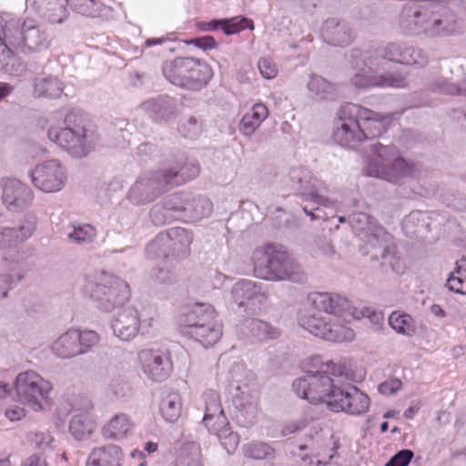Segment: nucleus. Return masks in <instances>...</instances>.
Segmentation results:
<instances>
[{"instance_id":"nucleus-50","label":"nucleus","mask_w":466,"mask_h":466,"mask_svg":"<svg viewBox=\"0 0 466 466\" xmlns=\"http://www.w3.org/2000/svg\"><path fill=\"white\" fill-rule=\"evenodd\" d=\"M96 236V228L89 224H85L74 227V230L68 234V238L76 244L82 245L93 242Z\"/></svg>"},{"instance_id":"nucleus-38","label":"nucleus","mask_w":466,"mask_h":466,"mask_svg":"<svg viewBox=\"0 0 466 466\" xmlns=\"http://www.w3.org/2000/svg\"><path fill=\"white\" fill-rule=\"evenodd\" d=\"M248 329L252 337L258 341L276 339L281 335V329L279 327L260 319H249L248 321Z\"/></svg>"},{"instance_id":"nucleus-32","label":"nucleus","mask_w":466,"mask_h":466,"mask_svg":"<svg viewBox=\"0 0 466 466\" xmlns=\"http://www.w3.org/2000/svg\"><path fill=\"white\" fill-rule=\"evenodd\" d=\"M134 426L129 416L125 413L115 415L102 429V434L106 439L119 440L128 435Z\"/></svg>"},{"instance_id":"nucleus-23","label":"nucleus","mask_w":466,"mask_h":466,"mask_svg":"<svg viewBox=\"0 0 466 466\" xmlns=\"http://www.w3.org/2000/svg\"><path fill=\"white\" fill-rule=\"evenodd\" d=\"M171 189L194 179L199 175V166L194 161L166 160L163 164Z\"/></svg>"},{"instance_id":"nucleus-54","label":"nucleus","mask_w":466,"mask_h":466,"mask_svg":"<svg viewBox=\"0 0 466 466\" xmlns=\"http://www.w3.org/2000/svg\"><path fill=\"white\" fill-rule=\"evenodd\" d=\"M442 22L439 18L438 15L430 13L429 10H424V15L421 20V33L425 34L430 37L439 35V25Z\"/></svg>"},{"instance_id":"nucleus-14","label":"nucleus","mask_w":466,"mask_h":466,"mask_svg":"<svg viewBox=\"0 0 466 466\" xmlns=\"http://www.w3.org/2000/svg\"><path fill=\"white\" fill-rule=\"evenodd\" d=\"M343 112L357 117L360 127L364 133L363 140L380 137L392 121L390 114L375 112L357 104H346L343 106Z\"/></svg>"},{"instance_id":"nucleus-19","label":"nucleus","mask_w":466,"mask_h":466,"mask_svg":"<svg viewBox=\"0 0 466 466\" xmlns=\"http://www.w3.org/2000/svg\"><path fill=\"white\" fill-rule=\"evenodd\" d=\"M2 200L10 211H19L27 208L33 200L31 188L15 178H7L3 182Z\"/></svg>"},{"instance_id":"nucleus-8","label":"nucleus","mask_w":466,"mask_h":466,"mask_svg":"<svg viewBox=\"0 0 466 466\" xmlns=\"http://www.w3.org/2000/svg\"><path fill=\"white\" fill-rule=\"evenodd\" d=\"M47 136L74 157H86L93 148L86 129L76 121L74 114L66 116L63 127H50Z\"/></svg>"},{"instance_id":"nucleus-49","label":"nucleus","mask_w":466,"mask_h":466,"mask_svg":"<svg viewBox=\"0 0 466 466\" xmlns=\"http://www.w3.org/2000/svg\"><path fill=\"white\" fill-rule=\"evenodd\" d=\"M37 217L34 213H26L19 221L16 228V236L19 242H24L31 238L36 229Z\"/></svg>"},{"instance_id":"nucleus-63","label":"nucleus","mask_w":466,"mask_h":466,"mask_svg":"<svg viewBox=\"0 0 466 466\" xmlns=\"http://www.w3.org/2000/svg\"><path fill=\"white\" fill-rule=\"evenodd\" d=\"M190 43L204 50L215 48L217 46L216 40L211 35L194 38Z\"/></svg>"},{"instance_id":"nucleus-7","label":"nucleus","mask_w":466,"mask_h":466,"mask_svg":"<svg viewBox=\"0 0 466 466\" xmlns=\"http://www.w3.org/2000/svg\"><path fill=\"white\" fill-rule=\"evenodd\" d=\"M165 77L173 85L189 90H200L212 76L211 68L199 59L176 57L162 67Z\"/></svg>"},{"instance_id":"nucleus-5","label":"nucleus","mask_w":466,"mask_h":466,"mask_svg":"<svg viewBox=\"0 0 466 466\" xmlns=\"http://www.w3.org/2000/svg\"><path fill=\"white\" fill-rule=\"evenodd\" d=\"M287 184L290 190L306 203L302 208L311 219H326V214L320 207H329L331 201L320 194L325 187L324 183L310 170L302 167L290 168Z\"/></svg>"},{"instance_id":"nucleus-2","label":"nucleus","mask_w":466,"mask_h":466,"mask_svg":"<svg viewBox=\"0 0 466 466\" xmlns=\"http://www.w3.org/2000/svg\"><path fill=\"white\" fill-rule=\"evenodd\" d=\"M309 301L318 309V313L301 319V325L311 334L333 342H342L354 339L353 329L339 324H332L320 314L340 316L350 310L348 299L336 293L315 292L309 296Z\"/></svg>"},{"instance_id":"nucleus-22","label":"nucleus","mask_w":466,"mask_h":466,"mask_svg":"<svg viewBox=\"0 0 466 466\" xmlns=\"http://www.w3.org/2000/svg\"><path fill=\"white\" fill-rule=\"evenodd\" d=\"M139 325L138 312L133 307L120 309L111 321L114 334L124 341H128L137 336Z\"/></svg>"},{"instance_id":"nucleus-1","label":"nucleus","mask_w":466,"mask_h":466,"mask_svg":"<svg viewBox=\"0 0 466 466\" xmlns=\"http://www.w3.org/2000/svg\"><path fill=\"white\" fill-rule=\"evenodd\" d=\"M388 62L423 67L428 64L429 57L420 47L401 42H390L365 50L353 48L350 54V64L354 74L350 78V84L362 90L407 86L406 77L401 74L381 72Z\"/></svg>"},{"instance_id":"nucleus-40","label":"nucleus","mask_w":466,"mask_h":466,"mask_svg":"<svg viewBox=\"0 0 466 466\" xmlns=\"http://www.w3.org/2000/svg\"><path fill=\"white\" fill-rule=\"evenodd\" d=\"M227 418L219 403L218 395L216 392H210L207 396L206 412L203 422L209 430L212 424L220 425L226 423Z\"/></svg>"},{"instance_id":"nucleus-25","label":"nucleus","mask_w":466,"mask_h":466,"mask_svg":"<svg viewBox=\"0 0 466 466\" xmlns=\"http://www.w3.org/2000/svg\"><path fill=\"white\" fill-rule=\"evenodd\" d=\"M165 234L168 238L171 258L178 260L186 258L190 253L193 233L184 228L176 227L169 228Z\"/></svg>"},{"instance_id":"nucleus-6","label":"nucleus","mask_w":466,"mask_h":466,"mask_svg":"<svg viewBox=\"0 0 466 466\" xmlns=\"http://www.w3.org/2000/svg\"><path fill=\"white\" fill-rule=\"evenodd\" d=\"M84 291L98 309L106 312L123 306L130 297L127 283L106 272L86 279Z\"/></svg>"},{"instance_id":"nucleus-52","label":"nucleus","mask_w":466,"mask_h":466,"mask_svg":"<svg viewBox=\"0 0 466 466\" xmlns=\"http://www.w3.org/2000/svg\"><path fill=\"white\" fill-rule=\"evenodd\" d=\"M434 85L435 88L443 94L466 96V76L461 82L440 79L436 81Z\"/></svg>"},{"instance_id":"nucleus-53","label":"nucleus","mask_w":466,"mask_h":466,"mask_svg":"<svg viewBox=\"0 0 466 466\" xmlns=\"http://www.w3.org/2000/svg\"><path fill=\"white\" fill-rule=\"evenodd\" d=\"M238 173V161L235 157H226L218 164V176L223 181H231Z\"/></svg>"},{"instance_id":"nucleus-30","label":"nucleus","mask_w":466,"mask_h":466,"mask_svg":"<svg viewBox=\"0 0 466 466\" xmlns=\"http://www.w3.org/2000/svg\"><path fill=\"white\" fill-rule=\"evenodd\" d=\"M247 27L253 29V23L252 21L244 17L214 19L210 22L204 23L201 25V29L204 31H214L220 28L227 35L237 34Z\"/></svg>"},{"instance_id":"nucleus-46","label":"nucleus","mask_w":466,"mask_h":466,"mask_svg":"<svg viewBox=\"0 0 466 466\" xmlns=\"http://www.w3.org/2000/svg\"><path fill=\"white\" fill-rule=\"evenodd\" d=\"M168 238L165 232L159 233L147 247L146 252L151 258H171Z\"/></svg>"},{"instance_id":"nucleus-58","label":"nucleus","mask_w":466,"mask_h":466,"mask_svg":"<svg viewBox=\"0 0 466 466\" xmlns=\"http://www.w3.org/2000/svg\"><path fill=\"white\" fill-rule=\"evenodd\" d=\"M441 23L439 25V35H446L454 33L457 30V24L454 19L453 15L445 14V15H438Z\"/></svg>"},{"instance_id":"nucleus-59","label":"nucleus","mask_w":466,"mask_h":466,"mask_svg":"<svg viewBox=\"0 0 466 466\" xmlns=\"http://www.w3.org/2000/svg\"><path fill=\"white\" fill-rule=\"evenodd\" d=\"M29 441L38 449L49 447L53 441V437L46 432L35 431L28 435Z\"/></svg>"},{"instance_id":"nucleus-4","label":"nucleus","mask_w":466,"mask_h":466,"mask_svg":"<svg viewBox=\"0 0 466 466\" xmlns=\"http://www.w3.org/2000/svg\"><path fill=\"white\" fill-rule=\"evenodd\" d=\"M371 151L377 156L369 161L364 172L369 177H379L390 183L400 184L413 178L420 172V166L402 157H399L394 146L380 143L371 145Z\"/></svg>"},{"instance_id":"nucleus-28","label":"nucleus","mask_w":466,"mask_h":466,"mask_svg":"<svg viewBox=\"0 0 466 466\" xmlns=\"http://www.w3.org/2000/svg\"><path fill=\"white\" fill-rule=\"evenodd\" d=\"M278 246L276 244H267L254 249L251 260L255 277L265 280L266 275L273 265Z\"/></svg>"},{"instance_id":"nucleus-15","label":"nucleus","mask_w":466,"mask_h":466,"mask_svg":"<svg viewBox=\"0 0 466 466\" xmlns=\"http://www.w3.org/2000/svg\"><path fill=\"white\" fill-rule=\"evenodd\" d=\"M32 183L46 193L57 192L65 185L66 172L57 159L37 165L30 173Z\"/></svg>"},{"instance_id":"nucleus-10","label":"nucleus","mask_w":466,"mask_h":466,"mask_svg":"<svg viewBox=\"0 0 466 466\" xmlns=\"http://www.w3.org/2000/svg\"><path fill=\"white\" fill-rule=\"evenodd\" d=\"M365 249V254L370 256L371 260L380 261L382 269L390 268L396 273L403 270V263L396 250L392 237L382 228H378L368 235Z\"/></svg>"},{"instance_id":"nucleus-48","label":"nucleus","mask_w":466,"mask_h":466,"mask_svg":"<svg viewBox=\"0 0 466 466\" xmlns=\"http://www.w3.org/2000/svg\"><path fill=\"white\" fill-rule=\"evenodd\" d=\"M389 324L398 333L412 336L415 333V327L411 316L392 312L389 317Z\"/></svg>"},{"instance_id":"nucleus-34","label":"nucleus","mask_w":466,"mask_h":466,"mask_svg":"<svg viewBox=\"0 0 466 466\" xmlns=\"http://www.w3.org/2000/svg\"><path fill=\"white\" fill-rule=\"evenodd\" d=\"M183 332L200 342L205 348L217 343L222 334L220 327L215 321L202 324L189 330H183Z\"/></svg>"},{"instance_id":"nucleus-21","label":"nucleus","mask_w":466,"mask_h":466,"mask_svg":"<svg viewBox=\"0 0 466 466\" xmlns=\"http://www.w3.org/2000/svg\"><path fill=\"white\" fill-rule=\"evenodd\" d=\"M339 123L334 132V139L341 146L355 147L363 140V132L356 116L343 112V106L339 111Z\"/></svg>"},{"instance_id":"nucleus-55","label":"nucleus","mask_w":466,"mask_h":466,"mask_svg":"<svg viewBox=\"0 0 466 466\" xmlns=\"http://www.w3.org/2000/svg\"><path fill=\"white\" fill-rule=\"evenodd\" d=\"M76 336L78 337L77 343L81 355L89 351L100 339L99 335L94 330L76 329Z\"/></svg>"},{"instance_id":"nucleus-33","label":"nucleus","mask_w":466,"mask_h":466,"mask_svg":"<svg viewBox=\"0 0 466 466\" xmlns=\"http://www.w3.org/2000/svg\"><path fill=\"white\" fill-rule=\"evenodd\" d=\"M76 329H70L61 335L53 344V351L60 358L69 359L81 355Z\"/></svg>"},{"instance_id":"nucleus-45","label":"nucleus","mask_w":466,"mask_h":466,"mask_svg":"<svg viewBox=\"0 0 466 466\" xmlns=\"http://www.w3.org/2000/svg\"><path fill=\"white\" fill-rule=\"evenodd\" d=\"M95 428L94 421L86 413H77L70 421L69 430L76 440H84L91 435Z\"/></svg>"},{"instance_id":"nucleus-20","label":"nucleus","mask_w":466,"mask_h":466,"mask_svg":"<svg viewBox=\"0 0 466 466\" xmlns=\"http://www.w3.org/2000/svg\"><path fill=\"white\" fill-rule=\"evenodd\" d=\"M139 107L150 118L158 123H169L175 120L179 114L176 98L168 96H158L147 99Z\"/></svg>"},{"instance_id":"nucleus-37","label":"nucleus","mask_w":466,"mask_h":466,"mask_svg":"<svg viewBox=\"0 0 466 466\" xmlns=\"http://www.w3.org/2000/svg\"><path fill=\"white\" fill-rule=\"evenodd\" d=\"M309 91L322 100H335L339 97L336 85L327 81L319 75H311L308 83Z\"/></svg>"},{"instance_id":"nucleus-61","label":"nucleus","mask_w":466,"mask_h":466,"mask_svg":"<svg viewBox=\"0 0 466 466\" xmlns=\"http://www.w3.org/2000/svg\"><path fill=\"white\" fill-rule=\"evenodd\" d=\"M258 66L262 76L267 79L274 78L278 74L276 65L269 58L259 59Z\"/></svg>"},{"instance_id":"nucleus-17","label":"nucleus","mask_w":466,"mask_h":466,"mask_svg":"<svg viewBox=\"0 0 466 466\" xmlns=\"http://www.w3.org/2000/svg\"><path fill=\"white\" fill-rule=\"evenodd\" d=\"M307 279L306 273L301 266L291 259L287 251L279 245L271 269L266 275L267 281L289 280L296 283H303Z\"/></svg>"},{"instance_id":"nucleus-16","label":"nucleus","mask_w":466,"mask_h":466,"mask_svg":"<svg viewBox=\"0 0 466 466\" xmlns=\"http://www.w3.org/2000/svg\"><path fill=\"white\" fill-rule=\"evenodd\" d=\"M340 394L334 400L329 401V410L334 412H346L350 415H361L370 409L369 396L359 388L350 383L340 385Z\"/></svg>"},{"instance_id":"nucleus-35","label":"nucleus","mask_w":466,"mask_h":466,"mask_svg":"<svg viewBox=\"0 0 466 466\" xmlns=\"http://www.w3.org/2000/svg\"><path fill=\"white\" fill-rule=\"evenodd\" d=\"M63 90L64 85L56 76H46L34 80V95L37 97L57 98Z\"/></svg>"},{"instance_id":"nucleus-13","label":"nucleus","mask_w":466,"mask_h":466,"mask_svg":"<svg viewBox=\"0 0 466 466\" xmlns=\"http://www.w3.org/2000/svg\"><path fill=\"white\" fill-rule=\"evenodd\" d=\"M268 295L262 285L249 279H241L236 282L230 289L229 302L239 308L248 315L258 312L268 302Z\"/></svg>"},{"instance_id":"nucleus-36","label":"nucleus","mask_w":466,"mask_h":466,"mask_svg":"<svg viewBox=\"0 0 466 466\" xmlns=\"http://www.w3.org/2000/svg\"><path fill=\"white\" fill-rule=\"evenodd\" d=\"M268 115V111L264 104L254 105L250 112L246 113L242 117L239 126L240 132L245 136H251Z\"/></svg>"},{"instance_id":"nucleus-31","label":"nucleus","mask_w":466,"mask_h":466,"mask_svg":"<svg viewBox=\"0 0 466 466\" xmlns=\"http://www.w3.org/2000/svg\"><path fill=\"white\" fill-rule=\"evenodd\" d=\"M66 0H36L38 12L51 24H61L67 17Z\"/></svg>"},{"instance_id":"nucleus-27","label":"nucleus","mask_w":466,"mask_h":466,"mask_svg":"<svg viewBox=\"0 0 466 466\" xmlns=\"http://www.w3.org/2000/svg\"><path fill=\"white\" fill-rule=\"evenodd\" d=\"M123 452L119 446L108 444L94 448L86 466H121Z\"/></svg>"},{"instance_id":"nucleus-18","label":"nucleus","mask_w":466,"mask_h":466,"mask_svg":"<svg viewBox=\"0 0 466 466\" xmlns=\"http://www.w3.org/2000/svg\"><path fill=\"white\" fill-rule=\"evenodd\" d=\"M138 359L144 373L154 381L165 380L173 370L169 354L160 350H143Z\"/></svg>"},{"instance_id":"nucleus-47","label":"nucleus","mask_w":466,"mask_h":466,"mask_svg":"<svg viewBox=\"0 0 466 466\" xmlns=\"http://www.w3.org/2000/svg\"><path fill=\"white\" fill-rule=\"evenodd\" d=\"M244 455L254 460H268L274 457V449L265 442L253 441L244 445Z\"/></svg>"},{"instance_id":"nucleus-42","label":"nucleus","mask_w":466,"mask_h":466,"mask_svg":"<svg viewBox=\"0 0 466 466\" xmlns=\"http://www.w3.org/2000/svg\"><path fill=\"white\" fill-rule=\"evenodd\" d=\"M174 466H202L200 445L195 441L183 444Z\"/></svg>"},{"instance_id":"nucleus-9","label":"nucleus","mask_w":466,"mask_h":466,"mask_svg":"<svg viewBox=\"0 0 466 466\" xmlns=\"http://www.w3.org/2000/svg\"><path fill=\"white\" fill-rule=\"evenodd\" d=\"M163 165L157 169L140 174L130 187L127 198L136 205L153 202L159 196L170 190Z\"/></svg>"},{"instance_id":"nucleus-44","label":"nucleus","mask_w":466,"mask_h":466,"mask_svg":"<svg viewBox=\"0 0 466 466\" xmlns=\"http://www.w3.org/2000/svg\"><path fill=\"white\" fill-rule=\"evenodd\" d=\"M169 201H171V195L165 198L161 203L156 204L151 208L149 216L155 225L161 226L177 220L175 208L168 205Z\"/></svg>"},{"instance_id":"nucleus-43","label":"nucleus","mask_w":466,"mask_h":466,"mask_svg":"<svg viewBox=\"0 0 466 466\" xmlns=\"http://www.w3.org/2000/svg\"><path fill=\"white\" fill-rule=\"evenodd\" d=\"M163 418L170 423L177 420L180 417L182 403L180 396L176 392L168 393L165 396L159 406Z\"/></svg>"},{"instance_id":"nucleus-60","label":"nucleus","mask_w":466,"mask_h":466,"mask_svg":"<svg viewBox=\"0 0 466 466\" xmlns=\"http://www.w3.org/2000/svg\"><path fill=\"white\" fill-rule=\"evenodd\" d=\"M21 279L20 276L15 278L11 274H1L0 275V299H4L7 296L8 291L12 289L16 283Z\"/></svg>"},{"instance_id":"nucleus-29","label":"nucleus","mask_w":466,"mask_h":466,"mask_svg":"<svg viewBox=\"0 0 466 466\" xmlns=\"http://www.w3.org/2000/svg\"><path fill=\"white\" fill-rule=\"evenodd\" d=\"M424 10L425 8L420 7L415 3L405 5L400 16L401 28L410 35L421 34V20L424 15Z\"/></svg>"},{"instance_id":"nucleus-11","label":"nucleus","mask_w":466,"mask_h":466,"mask_svg":"<svg viewBox=\"0 0 466 466\" xmlns=\"http://www.w3.org/2000/svg\"><path fill=\"white\" fill-rule=\"evenodd\" d=\"M19 400L30 404L35 410L43 409L42 401L47 399L51 384L32 370L21 372L15 381Z\"/></svg>"},{"instance_id":"nucleus-51","label":"nucleus","mask_w":466,"mask_h":466,"mask_svg":"<svg viewBox=\"0 0 466 466\" xmlns=\"http://www.w3.org/2000/svg\"><path fill=\"white\" fill-rule=\"evenodd\" d=\"M77 13L86 16H96L101 7L100 0H66Z\"/></svg>"},{"instance_id":"nucleus-24","label":"nucleus","mask_w":466,"mask_h":466,"mask_svg":"<svg viewBox=\"0 0 466 466\" xmlns=\"http://www.w3.org/2000/svg\"><path fill=\"white\" fill-rule=\"evenodd\" d=\"M321 35L325 42L334 46H347L354 39V33L349 25L335 18L324 22Z\"/></svg>"},{"instance_id":"nucleus-3","label":"nucleus","mask_w":466,"mask_h":466,"mask_svg":"<svg viewBox=\"0 0 466 466\" xmlns=\"http://www.w3.org/2000/svg\"><path fill=\"white\" fill-rule=\"evenodd\" d=\"M326 366L325 371L309 372L295 380L292 388L299 398L313 404L324 403L329 408V401L334 400L338 394L341 395V393L339 391L340 385L327 373L350 378L352 376V371L346 362L335 363L330 360L326 363Z\"/></svg>"},{"instance_id":"nucleus-57","label":"nucleus","mask_w":466,"mask_h":466,"mask_svg":"<svg viewBox=\"0 0 466 466\" xmlns=\"http://www.w3.org/2000/svg\"><path fill=\"white\" fill-rule=\"evenodd\" d=\"M413 457L412 451L404 449L393 455L385 466H408Z\"/></svg>"},{"instance_id":"nucleus-64","label":"nucleus","mask_w":466,"mask_h":466,"mask_svg":"<svg viewBox=\"0 0 466 466\" xmlns=\"http://www.w3.org/2000/svg\"><path fill=\"white\" fill-rule=\"evenodd\" d=\"M73 409L80 410L81 413H86L93 409V403L86 396L79 397L73 404Z\"/></svg>"},{"instance_id":"nucleus-62","label":"nucleus","mask_w":466,"mask_h":466,"mask_svg":"<svg viewBox=\"0 0 466 466\" xmlns=\"http://www.w3.org/2000/svg\"><path fill=\"white\" fill-rule=\"evenodd\" d=\"M402 382L399 379H391L380 383L378 387V390L382 395H391L400 390Z\"/></svg>"},{"instance_id":"nucleus-41","label":"nucleus","mask_w":466,"mask_h":466,"mask_svg":"<svg viewBox=\"0 0 466 466\" xmlns=\"http://www.w3.org/2000/svg\"><path fill=\"white\" fill-rule=\"evenodd\" d=\"M208 431L217 435L228 454H233L236 451L239 443V436L231 430L228 420L220 425L212 424Z\"/></svg>"},{"instance_id":"nucleus-56","label":"nucleus","mask_w":466,"mask_h":466,"mask_svg":"<svg viewBox=\"0 0 466 466\" xmlns=\"http://www.w3.org/2000/svg\"><path fill=\"white\" fill-rule=\"evenodd\" d=\"M18 242L15 228H0V248H11Z\"/></svg>"},{"instance_id":"nucleus-12","label":"nucleus","mask_w":466,"mask_h":466,"mask_svg":"<svg viewBox=\"0 0 466 466\" xmlns=\"http://www.w3.org/2000/svg\"><path fill=\"white\" fill-rule=\"evenodd\" d=\"M168 205L175 208L176 219L183 222L198 221L212 212V203L204 196L191 192H177L171 194Z\"/></svg>"},{"instance_id":"nucleus-26","label":"nucleus","mask_w":466,"mask_h":466,"mask_svg":"<svg viewBox=\"0 0 466 466\" xmlns=\"http://www.w3.org/2000/svg\"><path fill=\"white\" fill-rule=\"evenodd\" d=\"M215 310L210 304H195L187 312L179 316L178 323L183 330H189L208 322L215 321Z\"/></svg>"},{"instance_id":"nucleus-39","label":"nucleus","mask_w":466,"mask_h":466,"mask_svg":"<svg viewBox=\"0 0 466 466\" xmlns=\"http://www.w3.org/2000/svg\"><path fill=\"white\" fill-rule=\"evenodd\" d=\"M429 217L422 211H411L402 222V229L410 238L419 237L429 230Z\"/></svg>"}]
</instances>
